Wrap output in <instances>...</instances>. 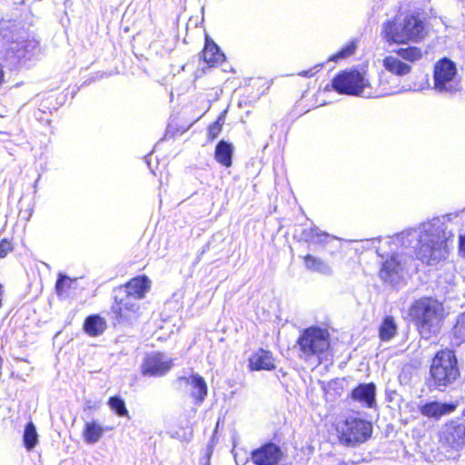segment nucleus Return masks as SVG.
Here are the masks:
<instances>
[{
  "instance_id": "25",
  "label": "nucleus",
  "mask_w": 465,
  "mask_h": 465,
  "mask_svg": "<svg viewBox=\"0 0 465 465\" xmlns=\"http://www.w3.org/2000/svg\"><path fill=\"white\" fill-rule=\"evenodd\" d=\"M383 66L386 70L400 76L406 75L411 69V65L401 62L398 57L392 55L385 57L383 60Z\"/></svg>"
},
{
  "instance_id": "2",
  "label": "nucleus",
  "mask_w": 465,
  "mask_h": 465,
  "mask_svg": "<svg viewBox=\"0 0 465 465\" xmlns=\"http://www.w3.org/2000/svg\"><path fill=\"white\" fill-rule=\"evenodd\" d=\"M149 289L148 278L138 276L114 291L115 303L112 306V312L117 323L132 325L138 321L141 307L137 301L143 299Z\"/></svg>"
},
{
  "instance_id": "3",
  "label": "nucleus",
  "mask_w": 465,
  "mask_h": 465,
  "mask_svg": "<svg viewBox=\"0 0 465 465\" xmlns=\"http://www.w3.org/2000/svg\"><path fill=\"white\" fill-rule=\"evenodd\" d=\"M382 34L387 42L396 44L418 43L426 32V18L422 14L411 13L403 18L387 21L382 25Z\"/></svg>"
},
{
  "instance_id": "5",
  "label": "nucleus",
  "mask_w": 465,
  "mask_h": 465,
  "mask_svg": "<svg viewBox=\"0 0 465 465\" xmlns=\"http://www.w3.org/2000/svg\"><path fill=\"white\" fill-rule=\"evenodd\" d=\"M443 305L431 297H422L410 307V316L414 321L420 333L425 339L439 331L442 321Z\"/></svg>"
},
{
  "instance_id": "6",
  "label": "nucleus",
  "mask_w": 465,
  "mask_h": 465,
  "mask_svg": "<svg viewBox=\"0 0 465 465\" xmlns=\"http://www.w3.org/2000/svg\"><path fill=\"white\" fill-rule=\"evenodd\" d=\"M331 87L340 94L361 96L364 98L398 93L397 90H391L382 94H373L365 74L356 69L343 70L337 74L331 80Z\"/></svg>"
},
{
  "instance_id": "9",
  "label": "nucleus",
  "mask_w": 465,
  "mask_h": 465,
  "mask_svg": "<svg viewBox=\"0 0 465 465\" xmlns=\"http://www.w3.org/2000/svg\"><path fill=\"white\" fill-rule=\"evenodd\" d=\"M26 33L20 23L15 20H2L0 22V45L18 58L24 56L22 48L25 46L24 39Z\"/></svg>"
},
{
  "instance_id": "10",
  "label": "nucleus",
  "mask_w": 465,
  "mask_h": 465,
  "mask_svg": "<svg viewBox=\"0 0 465 465\" xmlns=\"http://www.w3.org/2000/svg\"><path fill=\"white\" fill-rule=\"evenodd\" d=\"M340 439L346 445H353L366 441L371 435V424L360 418H348L341 426Z\"/></svg>"
},
{
  "instance_id": "34",
  "label": "nucleus",
  "mask_w": 465,
  "mask_h": 465,
  "mask_svg": "<svg viewBox=\"0 0 465 465\" xmlns=\"http://www.w3.org/2000/svg\"><path fill=\"white\" fill-rule=\"evenodd\" d=\"M74 281L66 275L60 274L55 283L57 293L60 295L65 291L66 288H71V284Z\"/></svg>"
},
{
  "instance_id": "15",
  "label": "nucleus",
  "mask_w": 465,
  "mask_h": 465,
  "mask_svg": "<svg viewBox=\"0 0 465 465\" xmlns=\"http://www.w3.org/2000/svg\"><path fill=\"white\" fill-rule=\"evenodd\" d=\"M441 440L443 444L458 451L465 442V426L460 424L448 426L442 431Z\"/></svg>"
},
{
  "instance_id": "17",
  "label": "nucleus",
  "mask_w": 465,
  "mask_h": 465,
  "mask_svg": "<svg viewBox=\"0 0 465 465\" xmlns=\"http://www.w3.org/2000/svg\"><path fill=\"white\" fill-rule=\"evenodd\" d=\"M376 386L374 383H361L351 392L353 401L360 402L368 408L375 404Z\"/></svg>"
},
{
  "instance_id": "24",
  "label": "nucleus",
  "mask_w": 465,
  "mask_h": 465,
  "mask_svg": "<svg viewBox=\"0 0 465 465\" xmlns=\"http://www.w3.org/2000/svg\"><path fill=\"white\" fill-rule=\"evenodd\" d=\"M105 328V321L97 314L88 316L84 323V329L85 332L93 337L102 334Z\"/></svg>"
},
{
  "instance_id": "36",
  "label": "nucleus",
  "mask_w": 465,
  "mask_h": 465,
  "mask_svg": "<svg viewBox=\"0 0 465 465\" xmlns=\"http://www.w3.org/2000/svg\"><path fill=\"white\" fill-rule=\"evenodd\" d=\"M213 454V447L208 446L206 449V454H205V464L204 465H210V459Z\"/></svg>"
},
{
  "instance_id": "38",
  "label": "nucleus",
  "mask_w": 465,
  "mask_h": 465,
  "mask_svg": "<svg viewBox=\"0 0 465 465\" xmlns=\"http://www.w3.org/2000/svg\"><path fill=\"white\" fill-rule=\"evenodd\" d=\"M314 74L313 69H309L299 73V75L303 77H312Z\"/></svg>"
},
{
  "instance_id": "1",
  "label": "nucleus",
  "mask_w": 465,
  "mask_h": 465,
  "mask_svg": "<svg viewBox=\"0 0 465 465\" xmlns=\"http://www.w3.org/2000/svg\"><path fill=\"white\" fill-rule=\"evenodd\" d=\"M452 236L444 222L437 217L401 232L396 241H401L404 248L412 247L422 263L434 266L448 256V242Z\"/></svg>"
},
{
  "instance_id": "32",
  "label": "nucleus",
  "mask_w": 465,
  "mask_h": 465,
  "mask_svg": "<svg viewBox=\"0 0 465 465\" xmlns=\"http://www.w3.org/2000/svg\"><path fill=\"white\" fill-rule=\"evenodd\" d=\"M356 50V45L354 42H351L348 45H346L344 47H342L337 54H332L330 56L328 61L331 62H338L341 59L347 58L354 54Z\"/></svg>"
},
{
  "instance_id": "29",
  "label": "nucleus",
  "mask_w": 465,
  "mask_h": 465,
  "mask_svg": "<svg viewBox=\"0 0 465 465\" xmlns=\"http://www.w3.org/2000/svg\"><path fill=\"white\" fill-rule=\"evenodd\" d=\"M23 441L27 450H32L38 443L36 428L32 421H29L25 428Z\"/></svg>"
},
{
  "instance_id": "12",
  "label": "nucleus",
  "mask_w": 465,
  "mask_h": 465,
  "mask_svg": "<svg viewBox=\"0 0 465 465\" xmlns=\"http://www.w3.org/2000/svg\"><path fill=\"white\" fill-rule=\"evenodd\" d=\"M405 263L399 254H391L389 258L382 259L379 275L384 282L391 285L397 284L402 278Z\"/></svg>"
},
{
  "instance_id": "26",
  "label": "nucleus",
  "mask_w": 465,
  "mask_h": 465,
  "mask_svg": "<svg viewBox=\"0 0 465 465\" xmlns=\"http://www.w3.org/2000/svg\"><path fill=\"white\" fill-rule=\"evenodd\" d=\"M397 329L394 318L392 316H386L379 328L381 340L384 341L391 340L396 335Z\"/></svg>"
},
{
  "instance_id": "23",
  "label": "nucleus",
  "mask_w": 465,
  "mask_h": 465,
  "mask_svg": "<svg viewBox=\"0 0 465 465\" xmlns=\"http://www.w3.org/2000/svg\"><path fill=\"white\" fill-rule=\"evenodd\" d=\"M303 261L305 268L311 272L322 275H331L332 273V269L329 263L316 256L307 254L304 256Z\"/></svg>"
},
{
  "instance_id": "22",
  "label": "nucleus",
  "mask_w": 465,
  "mask_h": 465,
  "mask_svg": "<svg viewBox=\"0 0 465 465\" xmlns=\"http://www.w3.org/2000/svg\"><path fill=\"white\" fill-rule=\"evenodd\" d=\"M105 429L101 426L97 421L91 420L84 424L83 430V437L86 443L94 444L98 442L103 437Z\"/></svg>"
},
{
  "instance_id": "11",
  "label": "nucleus",
  "mask_w": 465,
  "mask_h": 465,
  "mask_svg": "<svg viewBox=\"0 0 465 465\" xmlns=\"http://www.w3.org/2000/svg\"><path fill=\"white\" fill-rule=\"evenodd\" d=\"M173 366V359L163 352L153 351L145 354L140 371L144 377H162Z\"/></svg>"
},
{
  "instance_id": "19",
  "label": "nucleus",
  "mask_w": 465,
  "mask_h": 465,
  "mask_svg": "<svg viewBox=\"0 0 465 465\" xmlns=\"http://www.w3.org/2000/svg\"><path fill=\"white\" fill-rule=\"evenodd\" d=\"M399 234L373 240V243L376 241L379 242V245L376 247V252L381 259L389 258L391 254H397L396 250L400 245L402 246L401 241H396Z\"/></svg>"
},
{
  "instance_id": "27",
  "label": "nucleus",
  "mask_w": 465,
  "mask_h": 465,
  "mask_svg": "<svg viewBox=\"0 0 465 465\" xmlns=\"http://www.w3.org/2000/svg\"><path fill=\"white\" fill-rule=\"evenodd\" d=\"M328 237L326 232H321L317 227L305 228L301 233V238L309 243H323Z\"/></svg>"
},
{
  "instance_id": "40",
  "label": "nucleus",
  "mask_w": 465,
  "mask_h": 465,
  "mask_svg": "<svg viewBox=\"0 0 465 465\" xmlns=\"http://www.w3.org/2000/svg\"><path fill=\"white\" fill-rule=\"evenodd\" d=\"M322 66V64H318L315 66V68H321Z\"/></svg>"
},
{
  "instance_id": "7",
  "label": "nucleus",
  "mask_w": 465,
  "mask_h": 465,
  "mask_svg": "<svg viewBox=\"0 0 465 465\" xmlns=\"http://www.w3.org/2000/svg\"><path fill=\"white\" fill-rule=\"evenodd\" d=\"M297 344L301 351V358L311 361L316 357L321 361L322 355L330 347V334L325 329L310 327L300 335Z\"/></svg>"
},
{
  "instance_id": "31",
  "label": "nucleus",
  "mask_w": 465,
  "mask_h": 465,
  "mask_svg": "<svg viewBox=\"0 0 465 465\" xmlns=\"http://www.w3.org/2000/svg\"><path fill=\"white\" fill-rule=\"evenodd\" d=\"M108 405L116 415L120 417H127L128 411L125 406L124 401L119 396H113L108 401Z\"/></svg>"
},
{
  "instance_id": "13",
  "label": "nucleus",
  "mask_w": 465,
  "mask_h": 465,
  "mask_svg": "<svg viewBox=\"0 0 465 465\" xmlns=\"http://www.w3.org/2000/svg\"><path fill=\"white\" fill-rule=\"evenodd\" d=\"M282 457V448L274 442H266L251 452L254 465H278Z\"/></svg>"
},
{
  "instance_id": "8",
  "label": "nucleus",
  "mask_w": 465,
  "mask_h": 465,
  "mask_svg": "<svg viewBox=\"0 0 465 465\" xmlns=\"http://www.w3.org/2000/svg\"><path fill=\"white\" fill-rule=\"evenodd\" d=\"M433 89L440 94H452L461 89L454 62L449 58L439 60L434 65Z\"/></svg>"
},
{
  "instance_id": "37",
  "label": "nucleus",
  "mask_w": 465,
  "mask_h": 465,
  "mask_svg": "<svg viewBox=\"0 0 465 465\" xmlns=\"http://www.w3.org/2000/svg\"><path fill=\"white\" fill-rule=\"evenodd\" d=\"M460 252L465 256V235L460 238Z\"/></svg>"
},
{
  "instance_id": "16",
  "label": "nucleus",
  "mask_w": 465,
  "mask_h": 465,
  "mask_svg": "<svg viewBox=\"0 0 465 465\" xmlns=\"http://www.w3.org/2000/svg\"><path fill=\"white\" fill-rule=\"evenodd\" d=\"M181 380L190 386V395L194 400V403L202 404L208 391L204 379L199 374H192L189 377H183Z\"/></svg>"
},
{
  "instance_id": "39",
  "label": "nucleus",
  "mask_w": 465,
  "mask_h": 465,
  "mask_svg": "<svg viewBox=\"0 0 465 465\" xmlns=\"http://www.w3.org/2000/svg\"><path fill=\"white\" fill-rule=\"evenodd\" d=\"M339 465H351V464H350V463H348V462H345V461H341V462L339 463Z\"/></svg>"
},
{
  "instance_id": "30",
  "label": "nucleus",
  "mask_w": 465,
  "mask_h": 465,
  "mask_svg": "<svg viewBox=\"0 0 465 465\" xmlns=\"http://www.w3.org/2000/svg\"><path fill=\"white\" fill-rule=\"evenodd\" d=\"M396 54L401 58L409 62H415L422 57V52L416 46H408L406 48H399Z\"/></svg>"
},
{
  "instance_id": "4",
  "label": "nucleus",
  "mask_w": 465,
  "mask_h": 465,
  "mask_svg": "<svg viewBox=\"0 0 465 465\" xmlns=\"http://www.w3.org/2000/svg\"><path fill=\"white\" fill-rule=\"evenodd\" d=\"M460 377L456 353L451 350H441L432 358L430 366L428 386L430 390L446 391Z\"/></svg>"
},
{
  "instance_id": "28",
  "label": "nucleus",
  "mask_w": 465,
  "mask_h": 465,
  "mask_svg": "<svg viewBox=\"0 0 465 465\" xmlns=\"http://www.w3.org/2000/svg\"><path fill=\"white\" fill-rule=\"evenodd\" d=\"M451 333L454 344L460 345L465 342V312L457 316Z\"/></svg>"
},
{
  "instance_id": "20",
  "label": "nucleus",
  "mask_w": 465,
  "mask_h": 465,
  "mask_svg": "<svg viewBox=\"0 0 465 465\" xmlns=\"http://www.w3.org/2000/svg\"><path fill=\"white\" fill-rule=\"evenodd\" d=\"M203 57L204 62L212 66L222 63L225 59V55L219 46L209 38H206L204 49L203 51Z\"/></svg>"
},
{
  "instance_id": "33",
  "label": "nucleus",
  "mask_w": 465,
  "mask_h": 465,
  "mask_svg": "<svg viewBox=\"0 0 465 465\" xmlns=\"http://www.w3.org/2000/svg\"><path fill=\"white\" fill-rule=\"evenodd\" d=\"M224 120L223 116H219L208 128L207 137L209 141L216 139L222 132Z\"/></svg>"
},
{
  "instance_id": "14",
  "label": "nucleus",
  "mask_w": 465,
  "mask_h": 465,
  "mask_svg": "<svg viewBox=\"0 0 465 465\" xmlns=\"http://www.w3.org/2000/svg\"><path fill=\"white\" fill-rule=\"evenodd\" d=\"M456 404L452 402H440L438 401H420L418 403V410L420 414L430 419L439 420L442 416L452 413Z\"/></svg>"
},
{
  "instance_id": "18",
  "label": "nucleus",
  "mask_w": 465,
  "mask_h": 465,
  "mask_svg": "<svg viewBox=\"0 0 465 465\" xmlns=\"http://www.w3.org/2000/svg\"><path fill=\"white\" fill-rule=\"evenodd\" d=\"M249 365L254 371H272L275 369L272 353L263 349L258 350L250 357Z\"/></svg>"
},
{
  "instance_id": "35",
  "label": "nucleus",
  "mask_w": 465,
  "mask_h": 465,
  "mask_svg": "<svg viewBox=\"0 0 465 465\" xmlns=\"http://www.w3.org/2000/svg\"><path fill=\"white\" fill-rule=\"evenodd\" d=\"M12 250L13 247L9 241L5 239L0 242V258H5Z\"/></svg>"
},
{
  "instance_id": "21",
  "label": "nucleus",
  "mask_w": 465,
  "mask_h": 465,
  "mask_svg": "<svg viewBox=\"0 0 465 465\" xmlns=\"http://www.w3.org/2000/svg\"><path fill=\"white\" fill-rule=\"evenodd\" d=\"M232 144L224 140H221L215 147L214 158L223 166L230 167L232 165Z\"/></svg>"
}]
</instances>
